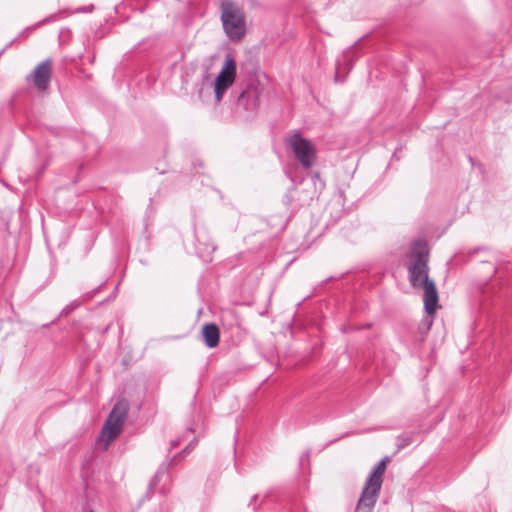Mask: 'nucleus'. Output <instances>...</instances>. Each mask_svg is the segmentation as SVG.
Returning a JSON list of instances; mask_svg holds the SVG:
<instances>
[{
  "label": "nucleus",
  "instance_id": "23",
  "mask_svg": "<svg viewBox=\"0 0 512 512\" xmlns=\"http://www.w3.org/2000/svg\"><path fill=\"white\" fill-rule=\"evenodd\" d=\"M117 290H118V285H116V287H115L114 291H112V295L110 297H114Z\"/></svg>",
  "mask_w": 512,
  "mask_h": 512
},
{
  "label": "nucleus",
  "instance_id": "5",
  "mask_svg": "<svg viewBox=\"0 0 512 512\" xmlns=\"http://www.w3.org/2000/svg\"><path fill=\"white\" fill-rule=\"evenodd\" d=\"M128 411L129 402L126 399L118 400L113 406L101 431V435L107 444L112 442L120 434Z\"/></svg>",
  "mask_w": 512,
  "mask_h": 512
},
{
  "label": "nucleus",
  "instance_id": "6",
  "mask_svg": "<svg viewBox=\"0 0 512 512\" xmlns=\"http://www.w3.org/2000/svg\"><path fill=\"white\" fill-rule=\"evenodd\" d=\"M236 76V63L230 56L225 58L223 67L214 82V92L217 102H220L226 90L233 84Z\"/></svg>",
  "mask_w": 512,
  "mask_h": 512
},
{
  "label": "nucleus",
  "instance_id": "14",
  "mask_svg": "<svg viewBox=\"0 0 512 512\" xmlns=\"http://www.w3.org/2000/svg\"><path fill=\"white\" fill-rule=\"evenodd\" d=\"M415 436H416V433H414V432H404V433L400 434L397 437V442H396L398 450L404 449L407 446H409L410 444H412L414 442Z\"/></svg>",
  "mask_w": 512,
  "mask_h": 512
},
{
  "label": "nucleus",
  "instance_id": "22",
  "mask_svg": "<svg viewBox=\"0 0 512 512\" xmlns=\"http://www.w3.org/2000/svg\"><path fill=\"white\" fill-rule=\"evenodd\" d=\"M81 512H94L91 508H84Z\"/></svg>",
  "mask_w": 512,
  "mask_h": 512
},
{
  "label": "nucleus",
  "instance_id": "17",
  "mask_svg": "<svg viewBox=\"0 0 512 512\" xmlns=\"http://www.w3.org/2000/svg\"><path fill=\"white\" fill-rule=\"evenodd\" d=\"M491 302L490 298L488 296H485L484 299L481 302V310L483 312V316L489 317V310H490Z\"/></svg>",
  "mask_w": 512,
  "mask_h": 512
},
{
  "label": "nucleus",
  "instance_id": "3",
  "mask_svg": "<svg viewBox=\"0 0 512 512\" xmlns=\"http://www.w3.org/2000/svg\"><path fill=\"white\" fill-rule=\"evenodd\" d=\"M388 460L387 456L382 458L367 476L364 488L357 502L356 508L359 512H371L373 510L382 487L383 475Z\"/></svg>",
  "mask_w": 512,
  "mask_h": 512
},
{
  "label": "nucleus",
  "instance_id": "10",
  "mask_svg": "<svg viewBox=\"0 0 512 512\" xmlns=\"http://www.w3.org/2000/svg\"><path fill=\"white\" fill-rule=\"evenodd\" d=\"M237 104L247 111L256 109L258 106L257 89L252 86L246 87L238 96Z\"/></svg>",
  "mask_w": 512,
  "mask_h": 512
},
{
  "label": "nucleus",
  "instance_id": "7",
  "mask_svg": "<svg viewBox=\"0 0 512 512\" xmlns=\"http://www.w3.org/2000/svg\"><path fill=\"white\" fill-rule=\"evenodd\" d=\"M52 74V61L51 59H46L38 64L33 73L28 77H31L34 85L41 91L47 89Z\"/></svg>",
  "mask_w": 512,
  "mask_h": 512
},
{
  "label": "nucleus",
  "instance_id": "8",
  "mask_svg": "<svg viewBox=\"0 0 512 512\" xmlns=\"http://www.w3.org/2000/svg\"><path fill=\"white\" fill-rule=\"evenodd\" d=\"M351 66L352 52L350 48H348L347 50L344 51L342 56L336 61L334 81L336 83H343L351 70Z\"/></svg>",
  "mask_w": 512,
  "mask_h": 512
},
{
  "label": "nucleus",
  "instance_id": "20",
  "mask_svg": "<svg viewBox=\"0 0 512 512\" xmlns=\"http://www.w3.org/2000/svg\"><path fill=\"white\" fill-rule=\"evenodd\" d=\"M94 9V6L93 5H89V6H84V7H80L78 9H76V13H90L92 12Z\"/></svg>",
  "mask_w": 512,
  "mask_h": 512
},
{
  "label": "nucleus",
  "instance_id": "28",
  "mask_svg": "<svg viewBox=\"0 0 512 512\" xmlns=\"http://www.w3.org/2000/svg\"><path fill=\"white\" fill-rule=\"evenodd\" d=\"M331 279H333V277L327 278V279L325 280V282H328V281H330Z\"/></svg>",
  "mask_w": 512,
  "mask_h": 512
},
{
  "label": "nucleus",
  "instance_id": "21",
  "mask_svg": "<svg viewBox=\"0 0 512 512\" xmlns=\"http://www.w3.org/2000/svg\"><path fill=\"white\" fill-rule=\"evenodd\" d=\"M424 324H425V331H429L431 329L433 322L432 321L424 322Z\"/></svg>",
  "mask_w": 512,
  "mask_h": 512
},
{
  "label": "nucleus",
  "instance_id": "11",
  "mask_svg": "<svg viewBox=\"0 0 512 512\" xmlns=\"http://www.w3.org/2000/svg\"><path fill=\"white\" fill-rule=\"evenodd\" d=\"M103 284L99 285L97 288L93 289L92 291L86 293L85 295L81 296L79 299L73 300L71 303L66 305L61 312L59 313L58 319L60 318H67L69 317L73 311H75L78 307H80L84 302L91 299L102 287Z\"/></svg>",
  "mask_w": 512,
  "mask_h": 512
},
{
  "label": "nucleus",
  "instance_id": "18",
  "mask_svg": "<svg viewBox=\"0 0 512 512\" xmlns=\"http://www.w3.org/2000/svg\"><path fill=\"white\" fill-rule=\"evenodd\" d=\"M310 453L311 451L310 450H306L304 451L300 458H299V466L300 468H303L304 465H309V462H310Z\"/></svg>",
  "mask_w": 512,
  "mask_h": 512
},
{
  "label": "nucleus",
  "instance_id": "25",
  "mask_svg": "<svg viewBox=\"0 0 512 512\" xmlns=\"http://www.w3.org/2000/svg\"><path fill=\"white\" fill-rule=\"evenodd\" d=\"M334 442H335V440H331V441H329V442H328L324 447H327V446H329L330 444H332V443H334Z\"/></svg>",
  "mask_w": 512,
  "mask_h": 512
},
{
  "label": "nucleus",
  "instance_id": "24",
  "mask_svg": "<svg viewBox=\"0 0 512 512\" xmlns=\"http://www.w3.org/2000/svg\"><path fill=\"white\" fill-rule=\"evenodd\" d=\"M292 323H293V322H288V323H287V325H286V326H287V329H290V330L292 329Z\"/></svg>",
  "mask_w": 512,
  "mask_h": 512
},
{
  "label": "nucleus",
  "instance_id": "1",
  "mask_svg": "<svg viewBox=\"0 0 512 512\" xmlns=\"http://www.w3.org/2000/svg\"><path fill=\"white\" fill-rule=\"evenodd\" d=\"M429 249L427 242L417 239L412 242L407 266L410 285L414 289L423 290V301L426 312L431 315L438 304V292L435 282L429 278Z\"/></svg>",
  "mask_w": 512,
  "mask_h": 512
},
{
  "label": "nucleus",
  "instance_id": "27",
  "mask_svg": "<svg viewBox=\"0 0 512 512\" xmlns=\"http://www.w3.org/2000/svg\"><path fill=\"white\" fill-rule=\"evenodd\" d=\"M479 250H482V248H481V247H478L477 249H474V250H473V253H476V252H477V251H479Z\"/></svg>",
  "mask_w": 512,
  "mask_h": 512
},
{
  "label": "nucleus",
  "instance_id": "16",
  "mask_svg": "<svg viewBox=\"0 0 512 512\" xmlns=\"http://www.w3.org/2000/svg\"><path fill=\"white\" fill-rule=\"evenodd\" d=\"M197 442H198V440L196 438H194L178 455H176L174 457V459H176L178 457H185L186 455H188L194 449V447L197 445Z\"/></svg>",
  "mask_w": 512,
  "mask_h": 512
},
{
  "label": "nucleus",
  "instance_id": "26",
  "mask_svg": "<svg viewBox=\"0 0 512 512\" xmlns=\"http://www.w3.org/2000/svg\"><path fill=\"white\" fill-rule=\"evenodd\" d=\"M178 445V441L172 442V447H176Z\"/></svg>",
  "mask_w": 512,
  "mask_h": 512
},
{
  "label": "nucleus",
  "instance_id": "4",
  "mask_svg": "<svg viewBox=\"0 0 512 512\" xmlns=\"http://www.w3.org/2000/svg\"><path fill=\"white\" fill-rule=\"evenodd\" d=\"M285 145L293 158L304 170H310L317 159L315 145L299 131H295L285 138Z\"/></svg>",
  "mask_w": 512,
  "mask_h": 512
},
{
  "label": "nucleus",
  "instance_id": "13",
  "mask_svg": "<svg viewBox=\"0 0 512 512\" xmlns=\"http://www.w3.org/2000/svg\"><path fill=\"white\" fill-rule=\"evenodd\" d=\"M194 236H195L196 242H198L199 244L204 246V248H203L204 252L210 253L215 250V248H216L215 245L210 241L209 237L203 233V231L195 229Z\"/></svg>",
  "mask_w": 512,
  "mask_h": 512
},
{
  "label": "nucleus",
  "instance_id": "15",
  "mask_svg": "<svg viewBox=\"0 0 512 512\" xmlns=\"http://www.w3.org/2000/svg\"><path fill=\"white\" fill-rule=\"evenodd\" d=\"M65 11H59L58 13H55V14H51L50 16L46 17L45 19H43L42 21L36 23L33 28H37V27H40L41 25L43 24H47V23H51L53 21H56L60 15L64 14Z\"/></svg>",
  "mask_w": 512,
  "mask_h": 512
},
{
  "label": "nucleus",
  "instance_id": "9",
  "mask_svg": "<svg viewBox=\"0 0 512 512\" xmlns=\"http://www.w3.org/2000/svg\"><path fill=\"white\" fill-rule=\"evenodd\" d=\"M201 338L206 347H217L220 340L219 327L214 322H206L201 329Z\"/></svg>",
  "mask_w": 512,
  "mask_h": 512
},
{
  "label": "nucleus",
  "instance_id": "12",
  "mask_svg": "<svg viewBox=\"0 0 512 512\" xmlns=\"http://www.w3.org/2000/svg\"><path fill=\"white\" fill-rule=\"evenodd\" d=\"M168 466L169 464H163L159 467L158 471L156 472V474L152 477V479L150 480V483L148 485V488H147V492L146 494L143 496L142 500L140 501L139 505L142 504L143 501H146V500H149L151 498V493L153 491V489L157 486L158 482H159V478H160V475L161 474H166L167 473V470H168Z\"/></svg>",
  "mask_w": 512,
  "mask_h": 512
},
{
  "label": "nucleus",
  "instance_id": "2",
  "mask_svg": "<svg viewBox=\"0 0 512 512\" xmlns=\"http://www.w3.org/2000/svg\"><path fill=\"white\" fill-rule=\"evenodd\" d=\"M221 22L227 38L239 42L246 34V16L243 9L231 0H224L220 6Z\"/></svg>",
  "mask_w": 512,
  "mask_h": 512
},
{
  "label": "nucleus",
  "instance_id": "19",
  "mask_svg": "<svg viewBox=\"0 0 512 512\" xmlns=\"http://www.w3.org/2000/svg\"><path fill=\"white\" fill-rule=\"evenodd\" d=\"M258 497H259V495H258V494L253 495V496L251 497V499H250L249 503H248V506H249V507H252V508H253V510H255V511L258 509V505L256 504Z\"/></svg>",
  "mask_w": 512,
  "mask_h": 512
}]
</instances>
